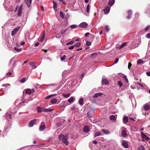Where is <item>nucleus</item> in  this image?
<instances>
[{
  "instance_id": "2eb2a0df",
  "label": "nucleus",
  "mask_w": 150,
  "mask_h": 150,
  "mask_svg": "<svg viewBox=\"0 0 150 150\" xmlns=\"http://www.w3.org/2000/svg\"><path fill=\"white\" fill-rule=\"evenodd\" d=\"M131 131L134 132H136L138 130V128L137 127L136 125L132 126L130 128Z\"/></svg>"
},
{
  "instance_id": "603ef678",
  "label": "nucleus",
  "mask_w": 150,
  "mask_h": 150,
  "mask_svg": "<svg viewBox=\"0 0 150 150\" xmlns=\"http://www.w3.org/2000/svg\"><path fill=\"white\" fill-rule=\"evenodd\" d=\"M74 47V45H73L69 47H68V49L69 50H71V49H73Z\"/></svg>"
},
{
  "instance_id": "864d4df0",
  "label": "nucleus",
  "mask_w": 150,
  "mask_h": 150,
  "mask_svg": "<svg viewBox=\"0 0 150 150\" xmlns=\"http://www.w3.org/2000/svg\"><path fill=\"white\" fill-rule=\"evenodd\" d=\"M146 37L148 38H150V33L146 34Z\"/></svg>"
},
{
  "instance_id": "4468645a",
  "label": "nucleus",
  "mask_w": 150,
  "mask_h": 150,
  "mask_svg": "<svg viewBox=\"0 0 150 150\" xmlns=\"http://www.w3.org/2000/svg\"><path fill=\"white\" fill-rule=\"evenodd\" d=\"M32 0H25V2L27 6L28 7L30 6V4L31 3Z\"/></svg>"
},
{
  "instance_id": "0eeeda50",
  "label": "nucleus",
  "mask_w": 150,
  "mask_h": 150,
  "mask_svg": "<svg viewBox=\"0 0 150 150\" xmlns=\"http://www.w3.org/2000/svg\"><path fill=\"white\" fill-rule=\"evenodd\" d=\"M88 25V24L85 22H82L79 25V26L80 27L83 28H86Z\"/></svg>"
},
{
  "instance_id": "ea45409f",
  "label": "nucleus",
  "mask_w": 150,
  "mask_h": 150,
  "mask_svg": "<svg viewBox=\"0 0 150 150\" xmlns=\"http://www.w3.org/2000/svg\"><path fill=\"white\" fill-rule=\"evenodd\" d=\"M90 6L89 4H88L86 8V11L88 13H89L90 11Z\"/></svg>"
},
{
  "instance_id": "9b49d317",
  "label": "nucleus",
  "mask_w": 150,
  "mask_h": 150,
  "mask_svg": "<svg viewBox=\"0 0 150 150\" xmlns=\"http://www.w3.org/2000/svg\"><path fill=\"white\" fill-rule=\"evenodd\" d=\"M122 144L124 148H127L128 147V144L126 141H123L122 142Z\"/></svg>"
},
{
  "instance_id": "bf43d9fd",
  "label": "nucleus",
  "mask_w": 150,
  "mask_h": 150,
  "mask_svg": "<svg viewBox=\"0 0 150 150\" xmlns=\"http://www.w3.org/2000/svg\"><path fill=\"white\" fill-rule=\"evenodd\" d=\"M119 59L118 58H116L115 61V63L116 64L117 63Z\"/></svg>"
},
{
  "instance_id": "680f3d73",
  "label": "nucleus",
  "mask_w": 150,
  "mask_h": 150,
  "mask_svg": "<svg viewBox=\"0 0 150 150\" xmlns=\"http://www.w3.org/2000/svg\"><path fill=\"white\" fill-rule=\"evenodd\" d=\"M56 124H57V126L58 127L62 125V124L61 123H57Z\"/></svg>"
},
{
  "instance_id": "dca6fc26",
  "label": "nucleus",
  "mask_w": 150,
  "mask_h": 150,
  "mask_svg": "<svg viewBox=\"0 0 150 150\" xmlns=\"http://www.w3.org/2000/svg\"><path fill=\"white\" fill-rule=\"evenodd\" d=\"M117 115H111L110 116V119L112 121H114L116 120L117 118Z\"/></svg>"
},
{
  "instance_id": "a19ab883",
  "label": "nucleus",
  "mask_w": 150,
  "mask_h": 150,
  "mask_svg": "<svg viewBox=\"0 0 150 150\" xmlns=\"http://www.w3.org/2000/svg\"><path fill=\"white\" fill-rule=\"evenodd\" d=\"M26 80V78L25 77L23 78L22 79L20 80V82L21 83H23Z\"/></svg>"
},
{
  "instance_id": "09e8293b",
  "label": "nucleus",
  "mask_w": 150,
  "mask_h": 150,
  "mask_svg": "<svg viewBox=\"0 0 150 150\" xmlns=\"http://www.w3.org/2000/svg\"><path fill=\"white\" fill-rule=\"evenodd\" d=\"M137 66L141 64V59H139L137 62Z\"/></svg>"
},
{
  "instance_id": "473e14b6",
  "label": "nucleus",
  "mask_w": 150,
  "mask_h": 150,
  "mask_svg": "<svg viewBox=\"0 0 150 150\" xmlns=\"http://www.w3.org/2000/svg\"><path fill=\"white\" fill-rule=\"evenodd\" d=\"M56 96V94H52V95H49L48 96H47L45 98V99H47L50 98L51 97H52V96Z\"/></svg>"
},
{
  "instance_id": "39448f33",
  "label": "nucleus",
  "mask_w": 150,
  "mask_h": 150,
  "mask_svg": "<svg viewBox=\"0 0 150 150\" xmlns=\"http://www.w3.org/2000/svg\"><path fill=\"white\" fill-rule=\"evenodd\" d=\"M141 136L143 139L142 140L143 141H144V139H145L146 141H148L149 139V137L144 134L142 132H141Z\"/></svg>"
},
{
  "instance_id": "4d7b16f0",
  "label": "nucleus",
  "mask_w": 150,
  "mask_h": 150,
  "mask_svg": "<svg viewBox=\"0 0 150 150\" xmlns=\"http://www.w3.org/2000/svg\"><path fill=\"white\" fill-rule=\"evenodd\" d=\"M54 4V8L55 9L57 8L56 6L57 5V4L56 3L55 4L53 2Z\"/></svg>"
},
{
  "instance_id": "9d476101",
  "label": "nucleus",
  "mask_w": 150,
  "mask_h": 150,
  "mask_svg": "<svg viewBox=\"0 0 150 150\" xmlns=\"http://www.w3.org/2000/svg\"><path fill=\"white\" fill-rule=\"evenodd\" d=\"M128 15L127 18V19H130L132 17V11L131 10H129L127 11Z\"/></svg>"
},
{
  "instance_id": "de8ad7c7",
  "label": "nucleus",
  "mask_w": 150,
  "mask_h": 150,
  "mask_svg": "<svg viewBox=\"0 0 150 150\" xmlns=\"http://www.w3.org/2000/svg\"><path fill=\"white\" fill-rule=\"evenodd\" d=\"M64 136L63 134H61L59 135V136L58 138L59 140H61V139H62V138L64 137Z\"/></svg>"
},
{
  "instance_id": "6ab92c4d",
  "label": "nucleus",
  "mask_w": 150,
  "mask_h": 150,
  "mask_svg": "<svg viewBox=\"0 0 150 150\" xmlns=\"http://www.w3.org/2000/svg\"><path fill=\"white\" fill-rule=\"evenodd\" d=\"M57 99L56 98H54L52 99L50 101V105H51L50 103L53 104H55L57 102Z\"/></svg>"
},
{
  "instance_id": "412c9836",
  "label": "nucleus",
  "mask_w": 150,
  "mask_h": 150,
  "mask_svg": "<svg viewBox=\"0 0 150 150\" xmlns=\"http://www.w3.org/2000/svg\"><path fill=\"white\" fill-rule=\"evenodd\" d=\"M103 135L101 134L100 132H96L94 134V136L95 137H96L97 136H102Z\"/></svg>"
},
{
  "instance_id": "13d9d810",
  "label": "nucleus",
  "mask_w": 150,
  "mask_h": 150,
  "mask_svg": "<svg viewBox=\"0 0 150 150\" xmlns=\"http://www.w3.org/2000/svg\"><path fill=\"white\" fill-rule=\"evenodd\" d=\"M124 78L125 79L126 82L127 83V82L128 81V80L127 79V76H124Z\"/></svg>"
},
{
  "instance_id": "aec40b11",
  "label": "nucleus",
  "mask_w": 150,
  "mask_h": 150,
  "mask_svg": "<svg viewBox=\"0 0 150 150\" xmlns=\"http://www.w3.org/2000/svg\"><path fill=\"white\" fill-rule=\"evenodd\" d=\"M102 94H103V93H96L93 96V98H96L99 96H101Z\"/></svg>"
},
{
  "instance_id": "f704fd0d",
  "label": "nucleus",
  "mask_w": 150,
  "mask_h": 150,
  "mask_svg": "<svg viewBox=\"0 0 150 150\" xmlns=\"http://www.w3.org/2000/svg\"><path fill=\"white\" fill-rule=\"evenodd\" d=\"M123 121L125 123H127L128 122V119L127 116L124 117L123 119Z\"/></svg>"
},
{
  "instance_id": "49530a36",
  "label": "nucleus",
  "mask_w": 150,
  "mask_h": 150,
  "mask_svg": "<svg viewBox=\"0 0 150 150\" xmlns=\"http://www.w3.org/2000/svg\"><path fill=\"white\" fill-rule=\"evenodd\" d=\"M106 32H108L109 31L108 27L107 25H106L105 27L104 28Z\"/></svg>"
},
{
  "instance_id": "6e6d98bb",
  "label": "nucleus",
  "mask_w": 150,
  "mask_h": 150,
  "mask_svg": "<svg viewBox=\"0 0 150 150\" xmlns=\"http://www.w3.org/2000/svg\"><path fill=\"white\" fill-rule=\"evenodd\" d=\"M6 85H8V86H10V84L8 83V84H3L2 85V87H5V86H6Z\"/></svg>"
},
{
  "instance_id": "2f4dec72",
  "label": "nucleus",
  "mask_w": 150,
  "mask_h": 150,
  "mask_svg": "<svg viewBox=\"0 0 150 150\" xmlns=\"http://www.w3.org/2000/svg\"><path fill=\"white\" fill-rule=\"evenodd\" d=\"M43 34L41 37L40 40L41 42H42L43 41V40L45 38V33L44 32H43Z\"/></svg>"
},
{
  "instance_id": "bb28decb",
  "label": "nucleus",
  "mask_w": 150,
  "mask_h": 150,
  "mask_svg": "<svg viewBox=\"0 0 150 150\" xmlns=\"http://www.w3.org/2000/svg\"><path fill=\"white\" fill-rule=\"evenodd\" d=\"M127 44V43L126 42H124L122 43L120 46L119 47V49H120L122 48L123 47H125V46Z\"/></svg>"
},
{
  "instance_id": "052dcab7",
  "label": "nucleus",
  "mask_w": 150,
  "mask_h": 150,
  "mask_svg": "<svg viewBox=\"0 0 150 150\" xmlns=\"http://www.w3.org/2000/svg\"><path fill=\"white\" fill-rule=\"evenodd\" d=\"M90 34V33H88V32H87V33H86L85 34V36L86 37H87V36H88L89 34Z\"/></svg>"
},
{
  "instance_id": "338daca9",
  "label": "nucleus",
  "mask_w": 150,
  "mask_h": 150,
  "mask_svg": "<svg viewBox=\"0 0 150 150\" xmlns=\"http://www.w3.org/2000/svg\"><path fill=\"white\" fill-rule=\"evenodd\" d=\"M12 74V73L11 72H8V73H7V75H8L9 76H10Z\"/></svg>"
},
{
  "instance_id": "4c0bfd02",
  "label": "nucleus",
  "mask_w": 150,
  "mask_h": 150,
  "mask_svg": "<svg viewBox=\"0 0 150 150\" xmlns=\"http://www.w3.org/2000/svg\"><path fill=\"white\" fill-rule=\"evenodd\" d=\"M60 16L62 18H64L63 13L62 11H60Z\"/></svg>"
},
{
  "instance_id": "c756f323",
  "label": "nucleus",
  "mask_w": 150,
  "mask_h": 150,
  "mask_svg": "<svg viewBox=\"0 0 150 150\" xmlns=\"http://www.w3.org/2000/svg\"><path fill=\"white\" fill-rule=\"evenodd\" d=\"M30 65L33 68V69H35L37 67V66H36L33 62H31L30 63Z\"/></svg>"
},
{
  "instance_id": "ddd939ff",
  "label": "nucleus",
  "mask_w": 150,
  "mask_h": 150,
  "mask_svg": "<svg viewBox=\"0 0 150 150\" xmlns=\"http://www.w3.org/2000/svg\"><path fill=\"white\" fill-rule=\"evenodd\" d=\"M110 8L108 6H107L104 10V13L105 14H108L110 11Z\"/></svg>"
},
{
  "instance_id": "e2e57ef3",
  "label": "nucleus",
  "mask_w": 150,
  "mask_h": 150,
  "mask_svg": "<svg viewBox=\"0 0 150 150\" xmlns=\"http://www.w3.org/2000/svg\"><path fill=\"white\" fill-rule=\"evenodd\" d=\"M132 66V64L130 63H129L128 65V68L129 69H130V68Z\"/></svg>"
},
{
  "instance_id": "b1692460",
  "label": "nucleus",
  "mask_w": 150,
  "mask_h": 150,
  "mask_svg": "<svg viewBox=\"0 0 150 150\" xmlns=\"http://www.w3.org/2000/svg\"><path fill=\"white\" fill-rule=\"evenodd\" d=\"M68 3L71 4H74L76 2V0H66Z\"/></svg>"
},
{
  "instance_id": "a211bd4d",
  "label": "nucleus",
  "mask_w": 150,
  "mask_h": 150,
  "mask_svg": "<svg viewBox=\"0 0 150 150\" xmlns=\"http://www.w3.org/2000/svg\"><path fill=\"white\" fill-rule=\"evenodd\" d=\"M83 131L86 133H88L89 131V127L87 126H85L83 129Z\"/></svg>"
},
{
  "instance_id": "3c124183",
  "label": "nucleus",
  "mask_w": 150,
  "mask_h": 150,
  "mask_svg": "<svg viewBox=\"0 0 150 150\" xmlns=\"http://www.w3.org/2000/svg\"><path fill=\"white\" fill-rule=\"evenodd\" d=\"M150 28V26L148 25L145 28L144 30L145 31H147Z\"/></svg>"
},
{
  "instance_id": "423d86ee",
  "label": "nucleus",
  "mask_w": 150,
  "mask_h": 150,
  "mask_svg": "<svg viewBox=\"0 0 150 150\" xmlns=\"http://www.w3.org/2000/svg\"><path fill=\"white\" fill-rule=\"evenodd\" d=\"M36 119H34L30 121L28 124V126L30 127H32L33 126L35 122L36 121Z\"/></svg>"
},
{
  "instance_id": "774afa93",
  "label": "nucleus",
  "mask_w": 150,
  "mask_h": 150,
  "mask_svg": "<svg viewBox=\"0 0 150 150\" xmlns=\"http://www.w3.org/2000/svg\"><path fill=\"white\" fill-rule=\"evenodd\" d=\"M141 149L142 150H145L144 149V148L143 146H141Z\"/></svg>"
},
{
  "instance_id": "cd10ccee",
  "label": "nucleus",
  "mask_w": 150,
  "mask_h": 150,
  "mask_svg": "<svg viewBox=\"0 0 150 150\" xmlns=\"http://www.w3.org/2000/svg\"><path fill=\"white\" fill-rule=\"evenodd\" d=\"M102 81L103 83L105 85H107L108 84V82L107 79H102Z\"/></svg>"
},
{
  "instance_id": "72a5a7b5",
  "label": "nucleus",
  "mask_w": 150,
  "mask_h": 150,
  "mask_svg": "<svg viewBox=\"0 0 150 150\" xmlns=\"http://www.w3.org/2000/svg\"><path fill=\"white\" fill-rule=\"evenodd\" d=\"M62 96H63L65 98H68L70 96V94H68V93H67V94L64 93V94H63L62 95Z\"/></svg>"
},
{
  "instance_id": "7c9ffc66",
  "label": "nucleus",
  "mask_w": 150,
  "mask_h": 150,
  "mask_svg": "<svg viewBox=\"0 0 150 150\" xmlns=\"http://www.w3.org/2000/svg\"><path fill=\"white\" fill-rule=\"evenodd\" d=\"M43 111V108L42 109L39 106H38L37 107V111L38 112H41Z\"/></svg>"
},
{
  "instance_id": "79ce46f5",
  "label": "nucleus",
  "mask_w": 150,
  "mask_h": 150,
  "mask_svg": "<svg viewBox=\"0 0 150 150\" xmlns=\"http://www.w3.org/2000/svg\"><path fill=\"white\" fill-rule=\"evenodd\" d=\"M118 84L120 87H121L122 86V83L121 81H119L118 82Z\"/></svg>"
},
{
  "instance_id": "f03ea898",
  "label": "nucleus",
  "mask_w": 150,
  "mask_h": 150,
  "mask_svg": "<svg viewBox=\"0 0 150 150\" xmlns=\"http://www.w3.org/2000/svg\"><path fill=\"white\" fill-rule=\"evenodd\" d=\"M121 135L122 137H126L127 135L126 132L127 131V129L124 127H123L121 128Z\"/></svg>"
},
{
  "instance_id": "37998d69",
  "label": "nucleus",
  "mask_w": 150,
  "mask_h": 150,
  "mask_svg": "<svg viewBox=\"0 0 150 150\" xmlns=\"http://www.w3.org/2000/svg\"><path fill=\"white\" fill-rule=\"evenodd\" d=\"M74 41H71V42H67L66 44L67 45H72L74 43Z\"/></svg>"
},
{
  "instance_id": "393cba45",
  "label": "nucleus",
  "mask_w": 150,
  "mask_h": 150,
  "mask_svg": "<svg viewBox=\"0 0 150 150\" xmlns=\"http://www.w3.org/2000/svg\"><path fill=\"white\" fill-rule=\"evenodd\" d=\"M83 99L82 98H80L79 100V104L81 105H82L83 104Z\"/></svg>"
},
{
  "instance_id": "58836bf2",
  "label": "nucleus",
  "mask_w": 150,
  "mask_h": 150,
  "mask_svg": "<svg viewBox=\"0 0 150 150\" xmlns=\"http://www.w3.org/2000/svg\"><path fill=\"white\" fill-rule=\"evenodd\" d=\"M77 25H71L70 26V28H72V29H73V28H76L77 27Z\"/></svg>"
},
{
  "instance_id": "7ed1b4c3",
  "label": "nucleus",
  "mask_w": 150,
  "mask_h": 150,
  "mask_svg": "<svg viewBox=\"0 0 150 150\" xmlns=\"http://www.w3.org/2000/svg\"><path fill=\"white\" fill-rule=\"evenodd\" d=\"M67 138L68 135L66 134L64 137L62 139V142L67 145L68 144V142L67 141Z\"/></svg>"
},
{
  "instance_id": "6e6552de",
  "label": "nucleus",
  "mask_w": 150,
  "mask_h": 150,
  "mask_svg": "<svg viewBox=\"0 0 150 150\" xmlns=\"http://www.w3.org/2000/svg\"><path fill=\"white\" fill-rule=\"evenodd\" d=\"M20 28V26H18L17 27V28H14V29L12 31L11 35L13 36L17 32L18 30Z\"/></svg>"
},
{
  "instance_id": "c03bdc74",
  "label": "nucleus",
  "mask_w": 150,
  "mask_h": 150,
  "mask_svg": "<svg viewBox=\"0 0 150 150\" xmlns=\"http://www.w3.org/2000/svg\"><path fill=\"white\" fill-rule=\"evenodd\" d=\"M70 137L71 138L73 139H75L77 137V136L76 135V136H73V135H72V134H70Z\"/></svg>"
},
{
  "instance_id": "c85d7f7f",
  "label": "nucleus",
  "mask_w": 150,
  "mask_h": 150,
  "mask_svg": "<svg viewBox=\"0 0 150 150\" xmlns=\"http://www.w3.org/2000/svg\"><path fill=\"white\" fill-rule=\"evenodd\" d=\"M74 98L72 97H71L68 100L69 102L70 103L73 102L74 101Z\"/></svg>"
},
{
  "instance_id": "f257e3e1",
  "label": "nucleus",
  "mask_w": 150,
  "mask_h": 150,
  "mask_svg": "<svg viewBox=\"0 0 150 150\" xmlns=\"http://www.w3.org/2000/svg\"><path fill=\"white\" fill-rule=\"evenodd\" d=\"M32 100V99H31L30 97H28L27 99H25L24 101H21L18 103V102H17L16 103V104L17 106H21L25 105V104H24L25 103H27L29 101H31Z\"/></svg>"
},
{
  "instance_id": "a878e982",
  "label": "nucleus",
  "mask_w": 150,
  "mask_h": 150,
  "mask_svg": "<svg viewBox=\"0 0 150 150\" xmlns=\"http://www.w3.org/2000/svg\"><path fill=\"white\" fill-rule=\"evenodd\" d=\"M52 110V109H44L43 108V111L45 112H50Z\"/></svg>"
},
{
  "instance_id": "0e129e2a",
  "label": "nucleus",
  "mask_w": 150,
  "mask_h": 150,
  "mask_svg": "<svg viewBox=\"0 0 150 150\" xmlns=\"http://www.w3.org/2000/svg\"><path fill=\"white\" fill-rule=\"evenodd\" d=\"M146 74L147 76H150V72L147 71L146 72Z\"/></svg>"
},
{
  "instance_id": "a18cd8bd",
  "label": "nucleus",
  "mask_w": 150,
  "mask_h": 150,
  "mask_svg": "<svg viewBox=\"0 0 150 150\" xmlns=\"http://www.w3.org/2000/svg\"><path fill=\"white\" fill-rule=\"evenodd\" d=\"M86 45L87 46H89L91 45V43L90 41H86Z\"/></svg>"
},
{
  "instance_id": "f8f14e48",
  "label": "nucleus",
  "mask_w": 150,
  "mask_h": 150,
  "mask_svg": "<svg viewBox=\"0 0 150 150\" xmlns=\"http://www.w3.org/2000/svg\"><path fill=\"white\" fill-rule=\"evenodd\" d=\"M26 94H30L32 92H34V90L32 89L31 90L30 89H27L24 90Z\"/></svg>"
},
{
  "instance_id": "c9c22d12",
  "label": "nucleus",
  "mask_w": 150,
  "mask_h": 150,
  "mask_svg": "<svg viewBox=\"0 0 150 150\" xmlns=\"http://www.w3.org/2000/svg\"><path fill=\"white\" fill-rule=\"evenodd\" d=\"M6 117H7V118H9L10 119H11V115L10 114L8 113H7L6 115Z\"/></svg>"
},
{
  "instance_id": "20e7f679",
  "label": "nucleus",
  "mask_w": 150,
  "mask_h": 150,
  "mask_svg": "<svg viewBox=\"0 0 150 150\" xmlns=\"http://www.w3.org/2000/svg\"><path fill=\"white\" fill-rule=\"evenodd\" d=\"M45 122H42L41 123L39 127V130L40 131H42L44 130L45 128Z\"/></svg>"
},
{
  "instance_id": "4be33fe9",
  "label": "nucleus",
  "mask_w": 150,
  "mask_h": 150,
  "mask_svg": "<svg viewBox=\"0 0 150 150\" xmlns=\"http://www.w3.org/2000/svg\"><path fill=\"white\" fill-rule=\"evenodd\" d=\"M150 108V105L145 104L144 106V109L146 110H148Z\"/></svg>"
},
{
  "instance_id": "69168bd1",
  "label": "nucleus",
  "mask_w": 150,
  "mask_h": 150,
  "mask_svg": "<svg viewBox=\"0 0 150 150\" xmlns=\"http://www.w3.org/2000/svg\"><path fill=\"white\" fill-rule=\"evenodd\" d=\"M39 45V42H36L35 44V46L36 47L38 46Z\"/></svg>"
},
{
  "instance_id": "8fccbe9b",
  "label": "nucleus",
  "mask_w": 150,
  "mask_h": 150,
  "mask_svg": "<svg viewBox=\"0 0 150 150\" xmlns=\"http://www.w3.org/2000/svg\"><path fill=\"white\" fill-rule=\"evenodd\" d=\"M66 57V56L65 55H64L61 58V60L62 61H63L65 59Z\"/></svg>"
},
{
  "instance_id": "1a4fd4ad",
  "label": "nucleus",
  "mask_w": 150,
  "mask_h": 150,
  "mask_svg": "<svg viewBox=\"0 0 150 150\" xmlns=\"http://www.w3.org/2000/svg\"><path fill=\"white\" fill-rule=\"evenodd\" d=\"M22 8L23 6L22 5H21L19 7V10L17 13L18 15L19 16H21L22 13Z\"/></svg>"
},
{
  "instance_id": "f3484780",
  "label": "nucleus",
  "mask_w": 150,
  "mask_h": 150,
  "mask_svg": "<svg viewBox=\"0 0 150 150\" xmlns=\"http://www.w3.org/2000/svg\"><path fill=\"white\" fill-rule=\"evenodd\" d=\"M115 2V0H110L108 3V4L109 6H111L114 4Z\"/></svg>"
},
{
  "instance_id": "5fc2aeb1",
  "label": "nucleus",
  "mask_w": 150,
  "mask_h": 150,
  "mask_svg": "<svg viewBox=\"0 0 150 150\" xmlns=\"http://www.w3.org/2000/svg\"><path fill=\"white\" fill-rule=\"evenodd\" d=\"M14 49L16 51H18V52H19L20 51V49H18L17 47H14Z\"/></svg>"
},
{
  "instance_id": "e433bc0d",
  "label": "nucleus",
  "mask_w": 150,
  "mask_h": 150,
  "mask_svg": "<svg viewBox=\"0 0 150 150\" xmlns=\"http://www.w3.org/2000/svg\"><path fill=\"white\" fill-rule=\"evenodd\" d=\"M81 43L80 42H78L77 43L74 45V47H78L80 46Z\"/></svg>"
},
{
  "instance_id": "5701e85b",
  "label": "nucleus",
  "mask_w": 150,
  "mask_h": 150,
  "mask_svg": "<svg viewBox=\"0 0 150 150\" xmlns=\"http://www.w3.org/2000/svg\"><path fill=\"white\" fill-rule=\"evenodd\" d=\"M102 131L103 133L106 134H108L110 133V132L108 130L106 129H102Z\"/></svg>"
}]
</instances>
